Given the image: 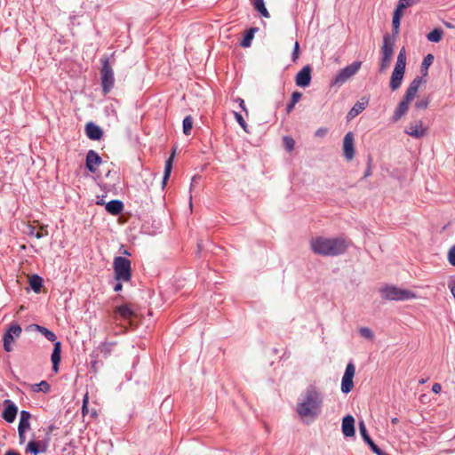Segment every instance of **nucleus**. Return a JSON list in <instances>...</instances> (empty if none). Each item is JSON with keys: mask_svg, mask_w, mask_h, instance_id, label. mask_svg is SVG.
I'll return each instance as SVG.
<instances>
[{"mask_svg": "<svg viewBox=\"0 0 455 455\" xmlns=\"http://www.w3.org/2000/svg\"><path fill=\"white\" fill-rule=\"evenodd\" d=\"M355 373V366L353 363L347 364L344 375L341 380V391L345 394L349 393L354 387L353 378Z\"/></svg>", "mask_w": 455, "mask_h": 455, "instance_id": "11", "label": "nucleus"}, {"mask_svg": "<svg viewBox=\"0 0 455 455\" xmlns=\"http://www.w3.org/2000/svg\"><path fill=\"white\" fill-rule=\"evenodd\" d=\"M44 228L41 227V231H36V228L35 227H32V226H29L28 227V234L29 235H34L36 236L37 239H40L42 238L43 236L46 235H47V232H44Z\"/></svg>", "mask_w": 455, "mask_h": 455, "instance_id": "38", "label": "nucleus"}, {"mask_svg": "<svg viewBox=\"0 0 455 455\" xmlns=\"http://www.w3.org/2000/svg\"><path fill=\"white\" fill-rule=\"evenodd\" d=\"M4 455H20V454H18V453H17V452H15V451H7Z\"/></svg>", "mask_w": 455, "mask_h": 455, "instance_id": "55", "label": "nucleus"}, {"mask_svg": "<svg viewBox=\"0 0 455 455\" xmlns=\"http://www.w3.org/2000/svg\"><path fill=\"white\" fill-rule=\"evenodd\" d=\"M254 8L265 18H269V12L265 7L264 0H253Z\"/></svg>", "mask_w": 455, "mask_h": 455, "instance_id": "31", "label": "nucleus"}, {"mask_svg": "<svg viewBox=\"0 0 455 455\" xmlns=\"http://www.w3.org/2000/svg\"><path fill=\"white\" fill-rule=\"evenodd\" d=\"M405 67L406 52L404 47H403L398 53L396 63L390 78V88L392 91H396L400 88L405 72Z\"/></svg>", "mask_w": 455, "mask_h": 455, "instance_id": "4", "label": "nucleus"}, {"mask_svg": "<svg viewBox=\"0 0 455 455\" xmlns=\"http://www.w3.org/2000/svg\"><path fill=\"white\" fill-rule=\"evenodd\" d=\"M443 31L441 28H435L427 35V38L430 42L438 43L442 40Z\"/></svg>", "mask_w": 455, "mask_h": 455, "instance_id": "28", "label": "nucleus"}, {"mask_svg": "<svg viewBox=\"0 0 455 455\" xmlns=\"http://www.w3.org/2000/svg\"><path fill=\"white\" fill-rule=\"evenodd\" d=\"M395 41L389 35H385L383 37V44L381 46V58L379 61V71L384 72L387 70L392 61L394 55Z\"/></svg>", "mask_w": 455, "mask_h": 455, "instance_id": "6", "label": "nucleus"}, {"mask_svg": "<svg viewBox=\"0 0 455 455\" xmlns=\"http://www.w3.org/2000/svg\"><path fill=\"white\" fill-rule=\"evenodd\" d=\"M299 44L298 42H295L294 49L292 52V60L296 61V60L299 58Z\"/></svg>", "mask_w": 455, "mask_h": 455, "instance_id": "46", "label": "nucleus"}, {"mask_svg": "<svg viewBox=\"0 0 455 455\" xmlns=\"http://www.w3.org/2000/svg\"><path fill=\"white\" fill-rule=\"evenodd\" d=\"M101 164V158L94 150H89L86 155V168L91 172H95Z\"/></svg>", "mask_w": 455, "mask_h": 455, "instance_id": "16", "label": "nucleus"}, {"mask_svg": "<svg viewBox=\"0 0 455 455\" xmlns=\"http://www.w3.org/2000/svg\"><path fill=\"white\" fill-rule=\"evenodd\" d=\"M359 334L367 339L372 340L374 339L373 331L368 327H361L359 330Z\"/></svg>", "mask_w": 455, "mask_h": 455, "instance_id": "37", "label": "nucleus"}, {"mask_svg": "<svg viewBox=\"0 0 455 455\" xmlns=\"http://www.w3.org/2000/svg\"><path fill=\"white\" fill-rule=\"evenodd\" d=\"M448 261L451 266H455V245L451 246L447 253Z\"/></svg>", "mask_w": 455, "mask_h": 455, "instance_id": "42", "label": "nucleus"}, {"mask_svg": "<svg viewBox=\"0 0 455 455\" xmlns=\"http://www.w3.org/2000/svg\"><path fill=\"white\" fill-rule=\"evenodd\" d=\"M371 449L377 455H385V453L376 444H372Z\"/></svg>", "mask_w": 455, "mask_h": 455, "instance_id": "49", "label": "nucleus"}, {"mask_svg": "<svg viewBox=\"0 0 455 455\" xmlns=\"http://www.w3.org/2000/svg\"><path fill=\"white\" fill-rule=\"evenodd\" d=\"M391 422L395 425L399 422V419H398V418H393V419H391Z\"/></svg>", "mask_w": 455, "mask_h": 455, "instance_id": "56", "label": "nucleus"}, {"mask_svg": "<svg viewBox=\"0 0 455 455\" xmlns=\"http://www.w3.org/2000/svg\"><path fill=\"white\" fill-rule=\"evenodd\" d=\"M403 16V15L399 13L398 12L394 11L393 20H392V27H393L395 35L399 34L400 21H401V19Z\"/></svg>", "mask_w": 455, "mask_h": 455, "instance_id": "34", "label": "nucleus"}, {"mask_svg": "<svg viewBox=\"0 0 455 455\" xmlns=\"http://www.w3.org/2000/svg\"><path fill=\"white\" fill-rule=\"evenodd\" d=\"M115 277L119 282H128L132 276L131 261L124 257H116L113 262Z\"/></svg>", "mask_w": 455, "mask_h": 455, "instance_id": "7", "label": "nucleus"}, {"mask_svg": "<svg viewBox=\"0 0 455 455\" xmlns=\"http://www.w3.org/2000/svg\"><path fill=\"white\" fill-rule=\"evenodd\" d=\"M424 82L425 81L420 76H417L411 81L404 93L403 100L400 101V103L398 104L394 112L393 120L395 122L400 120L402 116L406 114V112L409 109L411 102L415 98L419 91L420 84Z\"/></svg>", "mask_w": 455, "mask_h": 455, "instance_id": "3", "label": "nucleus"}, {"mask_svg": "<svg viewBox=\"0 0 455 455\" xmlns=\"http://www.w3.org/2000/svg\"><path fill=\"white\" fill-rule=\"evenodd\" d=\"M379 291L383 299L389 300H409L417 298L413 291L393 285L385 286Z\"/></svg>", "mask_w": 455, "mask_h": 455, "instance_id": "5", "label": "nucleus"}, {"mask_svg": "<svg viewBox=\"0 0 455 455\" xmlns=\"http://www.w3.org/2000/svg\"><path fill=\"white\" fill-rule=\"evenodd\" d=\"M420 0H400L395 9V12H398L399 13L403 15V11L412 5L419 4Z\"/></svg>", "mask_w": 455, "mask_h": 455, "instance_id": "26", "label": "nucleus"}, {"mask_svg": "<svg viewBox=\"0 0 455 455\" xmlns=\"http://www.w3.org/2000/svg\"><path fill=\"white\" fill-rule=\"evenodd\" d=\"M433 60H434V57H433V55H432V54H427V55L424 58V60H423V61H422V68H425V70H426V71H425L424 76H427V69H428V67L432 64Z\"/></svg>", "mask_w": 455, "mask_h": 455, "instance_id": "39", "label": "nucleus"}, {"mask_svg": "<svg viewBox=\"0 0 455 455\" xmlns=\"http://www.w3.org/2000/svg\"><path fill=\"white\" fill-rule=\"evenodd\" d=\"M368 104V101L367 100H364L363 99H362L360 101H357L354 107L350 109V111L348 112L347 114V118H354L357 115H359L361 112H363L366 106Z\"/></svg>", "mask_w": 455, "mask_h": 455, "instance_id": "22", "label": "nucleus"}, {"mask_svg": "<svg viewBox=\"0 0 455 455\" xmlns=\"http://www.w3.org/2000/svg\"><path fill=\"white\" fill-rule=\"evenodd\" d=\"M4 404L5 408L2 414V417L5 421L12 423L16 419L18 408L11 400H5Z\"/></svg>", "mask_w": 455, "mask_h": 455, "instance_id": "17", "label": "nucleus"}, {"mask_svg": "<svg viewBox=\"0 0 455 455\" xmlns=\"http://www.w3.org/2000/svg\"><path fill=\"white\" fill-rule=\"evenodd\" d=\"M257 30V28H251L248 30L243 37V39L241 42V45L243 47H249L251 45V40L254 36V32Z\"/></svg>", "mask_w": 455, "mask_h": 455, "instance_id": "36", "label": "nucleus"}, {"mask_svg": "<svg viewBox=\"0 0 455 455\" xmlns=\"http://www.w3.org/2000/svg\"><path fill=\"white\" fill-rule=\"evenodd\" d=\"M182 128H183V133L185 135L188 136L191 134V131L193 128V118L190 116H188L184 118L183 124H182Z\"/></svg>", "mask_w": 455, "mask_h": 455, "instance_id": "33", "label": "nucleus"}, {"mask_svg": "<svg viewBox=\"0 0 455 455\" xmlns=\"http://www.w3.org/2000/svg\"><path fill=\"white\" fill-rule=\"evenodd\" d=\"M342 432L345 436L350 437L355 435V419L351 415H347L342 420Z\"/></svg>", "mask_w": 455, "mask_h": 455, "instance_id": "18", "label": "nucleus"}, {"mask_svg": "<svg viewBox=\"0 0 455 455\" xmlns=\"http://www.w3.org/2000/svg\"><path fill=\"white\" fill-rule=\"evenodd\" d=\"M27 430L25 429H20L18 428V432H19V438H20V443H23L25 442V432Z\"/></svg>", "mask_w": 455, "mask_h": 455, "instance_id": "48", "label": "nucleus"}, {"mask_svg": "<svg viewBox=\"0 0 455 455\" xmlns=\"http://www.w3.org/2000/svg\"><path fill=\"white\" fill-rule=\"evenodd\" d=\"M31 388L34 392L48 393L50 391V385L43 380L40 383L32 385Z\"/></svg>", "mask_w": 455, "mask_h": 455, "instance_id": "35", "label": "nucleus"}, {"mask_svg": "<svg viewBox=\"0 0 455 455\" xmlns=\"http://www.w3.org/2000/svg\"><path fill=\"white\" fill-rule=\"evenodd\" d=\"M238 101H239V105L243 108V110L246 111L244 100L243 99H238Z\"/></svg>", "mask_w": 455, "mask_h": 455, "instance_id": "54", "label": "nucleus"}, {"mask_svg": "<svg viewBox=\"0 0 455 455\" xmlns=\"http://www.w3.org/2000/svg\"><path fill=\"white\" fill-rule=\"evenodd\" d=\"M114 71L106 59L102 62L101 68V84L105 94L108 93L114 86Z\"/></svg>", "mask_w": 455, "mask_h": 455, "instance_id": "9", "label": "nucleus"}, {"mask_svg": "<svg viewBox=\"0 0 455 455\" xmlns=\"http://www.w3.org/2000/svg\"><path fill=\"white\" fill-rule=\"evenodd\" d=\"M61 359V343L60 341H55L54 347L51 355V360L52 363V370L54 372H58L59 364Z\"/></svg>", "mask_w": 455, "mask_h": 455, "instance_id": "19", "label": "nucleus"}, {"mask_svg": "<svg viewBox=\"0 0 455 455\" xmlns=\"http://www.w3.org/2000/svg\"><path fill=\"white\" fill-rule=\"evenodd\" d=\"M449 288L451 289V293L455 291V277H451L449 282Z\"/></svg>", "mask_w": 455, "mask_h": 455, "instance_id": "51", "label": "nucleus"}, {"mask_svg": "<svg viewBox=\"0 0 455 455\" xmlns=\"http://www.w3.org/2000/svg\"><path fill=\"white\" fill-rule=\"evenodd\" d=\"M42 283H43V280L38 275H33L29 279V285H30L31 289L36 293H38L41 291Z\"/></svg>", "mask_w": 455, "mask_h": 455, "instance_id": "29", "label": "nucleus"}, {"mask_svg": "<svg viewBox=\"0 0 455 455\" xmlns=\"http://www.w3.org/2000/svg\"><path fill=\"white\" fill-rule=\"evenodd\" d=\"M135 315L134 309L130 304H123L116 307L114 310V319L115 321L120 320L128 322L129 324H132V319Z\"/></svg>", "mask_w": 455, "mask_h": 455, "instance_id": "12", "label": "nucleus"}, {"mask_svg": "<svg viewBox=\"0 0 455 455\" xmlns=\"http://www.w3.org/2000/svg\"><path fill=\"white\" fill-rule=\"evenodd\" d=\"M47 450V445L44 442H36V441H30L26 448V451L28 452H30L34 455H38L39 453L45 452Z\"/></svg>", "mask_w": 455, "mask_h": 455, "instance_id": "20", "label": "nucleus"}, {"mask_svg": "<svg viewBox=\"0 0 455 455\" xmlns=\"http://www.w3.org/2000/svg\"><path fill=\"white\" fill-rule=\"evenodd\" d=\"M283 145L288 151H291L294 148L295 141L291 137L283 138Z\"/></svg>", "mask_w": 455, "mask_h": 455, "instance_id": "40", "label": "nucleus"}, {"mask_svg": "<svg viewBox=\"0 0 455 455\" xmlns=\"http://www.w3.org/2000/svg\"><path fill=\"white\" fill-rule=\"evenodd\" d=\"M85 132L87 137L93 140H98L102 137L101 129L93 123H89L86 124Z\"/></svg>", "mask_w": 455, "mask_h": 455, "instance_id": "21", "label": "nucleus"}, {"mask_svg": "<svg viewBox=\"0 0 455 455\" xmlns=\"http://www.w3.org/2000/svg\"><path fill=\"white\" fill-rule=\"evenodd\" d=\"M355 139L354 134L347 132L343 140V153L347 161H351L355 156Z\"/></svg>", "mask_w": 455, "mask_h": 455, "instance_id": "14", "label": "nucleus"}, {"mask_svg": "<svg viewBox=\"0 0 455 455\" xmlns=\"http://www.w3.org/2000/svg\"><path fill=\"white\" fill-rule=\"evenodd\" d=\"M327 132H328V129H327V128H325V127H321V128H319V129H317V130L315 131V135L316 137H318V138H323V137H324V136L327 134Z\"/></svg>", "mask_w": 455, "mask_h": 455, "instance_id": "45", "label": "nucleus"}, {"mask_svg": "<svg viewBox=\"0 0 455 455\" xmlns=\"http://www.w3.org/2000/svg\"><path fill=\"white\" fill-rule=\"evenodd\" d=\"M175 151L172 152V156L166 160L164 166V174L163 177V185L164 186L170 178L172 168V161L174 158Z\"/></svg>", "mask_w": 455, "mask_h": 455, "instance_id": "27", "label": "nucleus"}, {"mask_svg": "<svg viewBox=\"0 0 455 455\" xmlns=\"http://www.w3.org/2000/svg\"><path fill=\"white\" fill-rule=\"evenodd\" d=\"M92 417H96V416H97V412H96V411H95V410H93V411H92Z\"/></svg>", "mask_w": 455, "mask_h": 455, "instance_id": "57", "label": "nucleus"}, {"mask_svg": "<svg viewBox=\"0 0 455 455\" xmlns=\"http://www.w3.org/2000/svg\"><path fill=\"white\" fill-rule=\"evenodd\" d=\"M235 118L237 121V123L243 127V129L245 132H247V124H246L243 117L242 116V115L237 112H235Z\"/></svg>", "mask_w": 455, "mask_h": 455, "instance_id": "43", "label": "nucleus"}, {"mask_svg": "<svg viewBox=\"0 0 455 455\" xmlns=\"http://www.w3.org/2000/svg\"><path fill=\"white\" fill-rule=\"evenodd\" d=\"M88 403H89V395H88V393H86L83 398V406H82L83 416H85L89 412Z\"/></svg>", "mask_w": 455, "mask_h": 455, "instance_id": "41", "label": "nucleus"}, {"mask_svg": "<svg viewBox=\"0 0 455 455\" xmlns=\"http://www.w3.org/2000/svg\"><path fill=\"white\" fill-rule=\"evenodd\" d=\"M432 391H433L435 394H439V393L442 391V386H441V384H439V383H435V384L432 386Z\"/></svg>", "mask_w": 455, "mask_h": 455, "instance_id": "50", "label": "nucleus"}, {"mask_svg": "<svg viewBox=\"0 0 455 455\" xmlns=\"http://www.w3.org/2000/svg\"><path fill=\"white\" fill-rule=\"evenodd\" d=\"M405 133L409 136L415 138V139H420L427 134V128L423 126L422 121H416L413 123L409 124L405 130Z\"/></svg>", "mask_w": 455, "mask_h": 455, "instance_id": "13", "label": "nucleus"}, {"mask_svg": "<svg viewBox=\"0 0 455 455\" xmlns=\"http://www.w3.org/2000/svg\"><path fill=\"white\" fill-rule=\"evenodd\" d=\"M21 331V327L18 323H11L10 327L7 329L3 337L4 349L6 352L12 351V343L16 338L20 336Z\"/></svg>", "mask_w": 455, "mask_h": 455, "instance_id": "10", "label": "nucleus"}, {"mask_svg": "<svg viewBox=\"0 0 455 455\" xmlns=\"http://www.w3.org/2000/svg\"><path fill=\"white\" fill-rule=\"evenodd\" d=\"M114 345L115 343L104 342L97 347V351L100 354H101L104 357H107L110 355Z\"/></svg>", "mask_w": 455, "mask_h": 455, "instance_id": "30", "label": "nucleus"}, {"mask_svg": "<svg viewBox=\"0 0 455 455\" xmlns=\"http://www.w3.org/2000/svg\"><path fill=\"white\" fill-rule=\"evenodd\" d=\"M311 67L305 66L295 76L296 84L299 87H307L311 82Z\"/></svg>", "mask_w": 455, "mask_h": 455, "instance_id": "15", "label": "nucleus"}, {"mask_svg": "<svg viewBox=\"0 0 455 455\" xmlns=\"http://www.w3.org/2000/svg\"><path fill=\"white\" fill-rule=\"evenodd\" d=\"M359 431L363 437V439L367 443V444L371 447L372 444H375L370 435H368L366 427L363 421L359 423Z\"/></svg>", "mask_w": 455, "mask_h": 455, "instance_id": "32", "label": "nucleus"}, {"mask_svg": "<svg viewBox=\"0 0 455 455\" xmlns=\"http://www.w3.org/2000/svg\"><path fill=\"white\" fill-rule=\"evenodd\" d=\"M31 414L27 411H21L18 428L28 430L30 427Z\"/></svg>", "mask_w": 455, "mask_h": 455, "instance_id": "25", "label": "nucleus"}, {"mask_svg": "<svg viewBox=\"0 0 455 455\" xmlns=\"http://www.w3.org/2000/svg\"><path fill=\"white\" fill-rule=\"evenodd\" d=\"M124 204L119 200H112L106 204V210L108 211V212L113 215L119 214L122 212Z\"/></svg>", "mask_w": 455, "mask_h": 455, "instance_id": "24", "label": "nucleus"}, {"mask_svg": "<svg viewBox=\"0 0 455 455\" xmlns=\"http://www.w3.org/2000/svg\"><path fill=\"white\" fill-rule=\"evenodd\" d=\"M420 383H421V384L425 383V380H424V379H421V380H420Z\"/></svg>", "mask_w": 455, "mask_h": 455, "instance_id": "59", "label": "nucleus"}, {"mask_svg": "<svg viewBox=\"0 0 455 455\" xmlns=\"http://www.w3.org/2000/svg\"><path fill=\"white\" fill-rule=\"evenodd\" d=\"M323 405L321 392L314 386L307 387L300 401L297 403L296 411L302 419L316 418Z\"/></svg>", "mask_w": 455, "mask_h": 455, "instance_id": "1", "label": "nucleus"}, {"mask_svg": "<svg viewBox=\"0 0 455 455\" xmlns=\"http://www.w3.org/2000/svg\"><path fill=\"white\" fill-rule=\"evenodd\" d=\"M295 105H296V103H292V101L291 100V102L286 107L287 113L291 112L292 109L294 108Z\"/></svg>", "mask_w": 455, "mask_h": 455, "instance_id": "52", "label": "nucleus"}, {"mask_svg": "<svg viewBox=\"0 0 455 455\" xmlns=\"http://www.w3.org/2000/svg\"><path fill=\"white\" fill-rule=\"evenodd\" d=\"M123 288V285L122 283L119 282L118 283H116L115 286H114V291H121Z\"/></svg>", "mask_w": 455, "mask_h": 455, "instance_id": "53", "label": "nucleus"}, {"mask_svg": "<svg viewBox=\"0 0 455 455\" xmlns=\"http://www.w3.org/2000/svg\"><path fill=\"white\" fill-rule=\"evenodd\" d=\"M196 182V178L194 177L192 180V185Z\"/></svg>", "mask_w": 455, "mask_h": 455, "instance_id": "58", "label": "nucleus"}, {"mask_svg": "<svg viewBox=\"0 0 455 455\" xmlns=\"http://www.w3.org/2000/svg\"><path fill=\"white\" fill-rule=\"evenodd\" d=\"M429 104L427 99H422L415 103V108L418 109H426Z\"/></svg>", "mask_w": 455, "mask_h": 455, "instance_id": "44", "label": "nucleus"}, {"mask_svg": "<svg viewBox=\"0 0 455 455\" xmlns=\"http://www.w3.org/2000/svg\"><path fill=\"white\" fill-rule=\"evenodd\" d=\"M302 97V93L299 92H294L292 94H291V100L292 101V103H298L299 100L301 99Z\"/></svg>", "mask_w": 455, "mask_h": 455, "instance_id": "47", "label": "nucleus"}, {"mask_svg": "<svg viewBox=\"0 0 455 455\" xmlns=\"http://www.w3.org/2000/svg\"><path fill=\"white\" fill-rule=\"evenodd\" d=\"M309 244L314 253L332 257L344 253L348 247L347 242L343 238H329L324 236L312 238Z\"/></svg>", "mask_w": 455, "mask_h": 455, "instance_id": "2", "label": "nucleus"}, {"mask_svg": "<svg viewBox=\"0 0 455 455\" xmlns=\"http://www.w3.org/2000/svg\"><path fill=\"white\" fill-rule=\"evenodd\" d=\"M362 66L361 61H355L350 65H347L344 68L340 69L333 80V84H343L349 78L355 76Z\"/></svg>", "mask_w": 455, "mask_h": 455, "instance_id": "8", "label": "nucleus"}, {"mask_svg": "<svg viewBox=\"0 0 455 455\" xmlns=\"http://www.w3.org/2000/svg\"><path fill=\"white\" fill-rule=\"evenodd\" d=\"M30 328L33 330H36L39 331L42 335H44L48 340L54 342L57 341V337L52 331L48 330L47 328L38 325V324H32L30 325Z\"/></svg>", "mask_w": 455, "mask_h": 455, "instance_id": "23", "label": "nucleus"}]
</instances>
